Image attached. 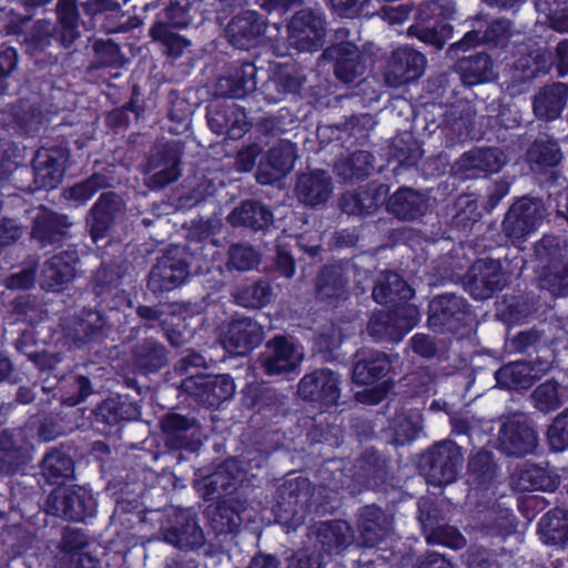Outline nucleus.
I'll list each match as a JSON object with an SVG mask.
<instances>
[{
	"mask_svg": "<svg viewBox=\"0 0 568 568\" xmlns=\"http://www.w3.org/2000/svg\"><path fill=\"white\" fill-rule=\"evenodd\" d=\"M94 61L97 69L121 67L123 55L120 45L112 39H98L93 43Z\"/></svg>",
	"mask_w": 568,
	"mask_h": 568,
	"instance_id": "nucleus-62",
	"label": "nucleus"
},
{
	"mask_svg": "<svg viewBox=\"0 0 568 568\" xmlns=\"http://www.w3.org/2000/svg\"><path fill=\"white\" fill-rule=\"evenodd\" d=\"M241 402L246 409L262 413L274 404V393L262 384H247L242 390Z\"/></svg>",
	"mask_w": 568,
	"mask_h": 568,
	"instance_id": "nucleus-64",
	"label": "nucleus"
},
{
	"mask_svg": "<svg viewBox=\"0 0 568 568\" xmlns=\"http://www.w3.org/2000/svg\"><path fill=\"white\" fill-rule=\"evenodd\" d=\"M159 425L164 446L171 452L195 453L202 446L199 437L200 424L195 417L168 412L160 418Z\"/></svg>",
	"mask_w": 568,
	"mask_h": 568,
	"instance_id": "nucleus-17",
	"label": "nucleus"
},
{
	"mask_svg": "<svg viewBox=\"0 0 568 568\" xmlns=\"http://www.w3.org/2000/svg\"><path fill=\"white\" fill-rule=\"evenodd\" d=\"M342 376L329 367L306 373L297 383V396L321 413L335 408L342 395Z\"/></svg>",
	"mask_w": 568,
	"mask_h": 568,
	"instance_id": "nucleus-5",
	"label": "nucleus"
},
{
	"mask_svg": "<svg viewBox=\"0 0 568 568\" xmlns=\"http://www.w3.org/2000/svg\"><path fill=\"white\" fill-rule=\"evenodd\" d=\"M297 160V146L290 140H280L262 158L257 169V181L271 184L286 176Z\"/></svg>",
	"mask_w": 568,
	"mask_h": 568,
	"instance_id": "nucleus-29",
	"label": "nucleus"
},
{
	"mask_svg": "<svg viewBox=\"0 0 568 568\" xmlns=\"http://www.w3.org/2000/svg\"><path fill=\"white\" fill-rule=\"evenodd\" d=\"M266 31V21L255 10H244L232 17L225 27L229 42L237 49L256 47Z\"/></svg>",
	"mask_w": 568,
	"mask_h": 568,
	"instance_id": "nucleus-28",
	"label": "nucleus"
},
{
	"mask_svg": "<svg viewBox=\"0 0 568 568\" xmlns=\"http://www.w3.org/2000/svg\"><path fill=\"white\" fill-rule=\"evenodd\" d=\"M314 534L316 539L310 548H315L326 565L352 542V527L343 519L322 521Z\"/></svg>",
	"mask_w": 568,
	"mask_h": 568,
	"instance_id": "nucleus-31",
	"label": "nucleus"
},
{
	"mask_svg": "<svg viewBox=\"0 0 568 568\" xmlns=\"http://www.w3.org/2000/svg\"><path fill=\"white\" fill-rule=\"evenodd\" d=\"M172 29L166 23H153L149 33L153 41L162 45L164 54L175 61L183 55L191 42L186 38L174 33Z\"/></svg>",
	"mask_w": 568,
	"mask_h": 568,
	"instance_id": "nucleus-59",
	"label": "nucleus"
},
{
	"mask_svg": "<svg viewBox=\"0 0 568 568\" xmlns=\"http://www.w3.org/2000/svg\"><path fill=\"white\" fill-rule=\"evenodd\" d=\"M420 320V312L414 304H397L389 311H376L367 323V334L376 343L400 342Z\"/></svg>",
	"mask_w": 568,
	"mask_h": 568,
	"instance_id": "nucleus-6",
	"label": "nucleus"
},
{
	"mask_svg": "<svg viewBox=\"0 0 568 568\" xmlns=\"http://www.w3.org/2000/svg\"><path fill=\"white\" fill-rule=\"evenodd\" d=\"M119 205L114 192H104L89 211L87 224L94 243L106 237L115 221Z\"/></svg>",
	"mask_w": 568,
	"mask_h": 568,
	"instance_id": "nucleus-43",
	"label": "nucleus"
},
{
	"mask_svg": "<svg viewBox=\"0 0 568 568\" xmlns=\"http://www.w3.org/2000/svg\"><path fill=\"white\" fill-rule=\"evenodd\" d=\"M545 211L541 199L529 195L518 197L501 222L505 236L514 244L525 242L542 224Z\"/></svg>",
	"mask_w": 568,
	"mask_h": 568,
	"instance_id": "nucleus-11",
	"label": "nucleus"
},
{
	"mask_svg": "<svg viewBox=\"0 0 568 568\" xmlns=\"http://www.w3.org/2000/svg\"><path fill=\"white\" fill-rule=\"evenodd\" d=\"M190 276V256L185 246L168 248L152 266L146 287L159 296L171 292L186 282Z\"/></svg>",
	"mask_w": 568,
	"mask_h": 568,
	"instance_id": "nucleus-9",
	"label": "nucleus"
},
{
	"mask_svg": "<svg viewBox=\"0 0 568 568\" xmlns=\"http://www.w3.org/2000/svg\"><path fill=\"white\" fill-rule=\"evenodd\" d=\"M562 159L559 140L547 133H539L526 151L527 162L539 171L557 168Z\"/></svg>",
	"mask_w": 568,
	"mask_h": 568,
	"instance_id": "nucleus-47",
	"label": "nucleus"
},
{
	"mask_svg": "<svg viewBox=\"0 0 568 568\" xmlns=\"http://www.w3.org/2000/svg\"><path fill=\"white\" fill-rule=\"evenodd\" d=\"M109 331L110 325L103 312L84 307L63 325V337L70 349H82L104 342Z\"/></svg>",
	"mask_w": 568,
	"mask_h": 568,
	"instance_id": "nucleus-15",
	"label": "nucleus"
},
{
	"mask_svg": "<svg viewBox=\"0 0 568 568\" xmlns=\"http://www.w3.org/2000/svg\"><path fill=\"white\" fill-rule=\"evenodd\" d=\"M182 149L175 142L158 144L148 159V168L155 171L152 182L158 186H166L181 175Z\"/></svg>",
	"mask_w": 568,
	"mask_h": 568,
	"instance_id": "nucleus-33",
	"label": "nucleus"
},
{
	"mask_svg": "<svg viewBox=\"0 0 568 568\" xmlns=\"http://www.w3.org/2000/svg\"><path fill=\"white\" fill-rule=\"evenodd\" d=\"M331 416L320 413L305 420L306 438L311 444H327L337 447L342 442V429L331 420Z\"/></svg>",
	"mask_w": 568,
	"mask_h": 568,
	"instance_id": "nucleus-57",
	"label": "nucleus"
},
{
	"mask_svg": "<svg viewBox=\"0 0 568 568\" xmlns=\"http://www.w3.org/2000/svg\"><path fill=\"white\" fill-rule=\"evenodd\" d=\"M540 287L554 296H568V261L539 271Z\"/></svg>",
	"mask_w": 568,
	"mask_h": 568,
	"instance_id": "nucleus-61",
	"label": "nucleus"
},
{
	"mask_svg": "<svg viewBox=\"0 0 568 568\" xmlns=\"http://www.w3.org/2000/svg\"><path fill=\"white\" fill-rule=\"evenodd\" d=\"M84 29H100L108 34L128 31L130 17H126L116 0H83Z\"/></svg>",
	"mask_w": 568,
	"mask_h": 568,
	"instance_id": "nucleus-20",
	"label": "nucleus"
},
{
	"mask_svg": "<svg viewBox=\"0 0 568 568\" xmlns=\"http://www.w3.org/2000/svg\"><path fill=\"white\" fill-rule=\"evenodd\" d=\"M458 165L464 179H475L498 173L503 168V162L497 149L486 148L464 153Z\"/></svg>",
	"mask_w": 568,
	"mask_h": 568,
	"instance_id": "nucleus-48",
	"label": "nucleus"
},
{
	"mask_svg": "<svg viewBox=\"0 0 568 568\" xmlns=\"http://www.w3.org/2000/svg\"><path fill=\"white\" fill-rule=\"evenodd\" d=\"M287 42L298 52L318 51L325 38V21L314 11L295 12L287 23Z\"/></svg>",
	"mask_w": 568,
	"mask_h": 568,
	"instance_id": "nucleus-18",
	"label": "nucleus"
},
{
	"mask_svg": "<svg viewBox=\"0 0 568 568\" xmlns=\"http://www.w3.org/2000/svg\"><path fill=\"white\" fill-rule=\"evenodd\" d=\"M508 283V275L504 271L500 257H478L467 270L463 277L466 292L476 300L491 298L503 291Z\"/></svg>",
	"mask_w": 568,
	"mask_h": 568,
	"instance_id": "nucleus-14",
	"label": "nucleus"
},
{
	"mask_svg": "<svg viewBox=\"0 0 568 568\" xmlns=\"http://www.w3.org/2000/svg\"><path fill=\"white\" fill-rule=\"evenodd\" d=\"M323 58L334 62V75L344 84L357 82L366 70L363 52L356 44L348 41L327 47L323 51Z\"/></svg>",
	"mask_w": 568,
	"mask_h": 568,
	"instance_id": "nucleus-25",
	"label": "nucleus"
},
{
	"mask_svg": "<svg viewBox=\"0 0 568 568\" xmlns=\"http://www.w3.org/2000/svg\"><path fill=\"white\" fill-rule=\"evenodd\" d=\"M27 20L11 22L8 24V33L19 37V42L23 52L41 69L53 65L58 62V55L50 51L55 43L59 47L60 41L58 32L48 20H37L29 28L23 30Z\"/></svg>",
	"mask_w": 568,
	"mask_h": 568,
	"instance_id": "nucleus-4",
	"label": "nucleus"
},
{
	"mask_svg": "<svg viewBox=\"0 0 568 568\" xmlns=\"http://www.w3.org/2000/svg\"><path fill=\"white\" fill-rule=\"evenodd\" d=\"M390 458L375 447H366L353 466V481L359 491L387 493L394 488Z\"/></svg>",
	"mask_w": 568,
	"mask_h": 568,
	"instance_id": "nucleus-12",
	"label": "nucleus"
},
{
	"mask_svg": "<svg viewBox=\"0 0 568 568\" xmlns=\"http://www.w3.org/2000/svg\"><path fill=\"white\" fill-rule=\"evenodd\" d=\"M257 68L250 60L230 63L225 75L217 79L216 95L227 99H243L256 89Z\"/></svg>",
	"mask_w": 568,
	"mask_h": 568,
	"instance_id": "nucleus-26",
	"label": "nucleus"
},
{
	"mask_svg": "<svg viewBox=\"0 0 568 568\" xmlns=\"http://www.w3.org/2000/svg\"><path fill=\"white\" fill-rule=\"evenodd\" d=\"M49 513L69 521L84 523L95 516L98 501L85 486L54 488L47 499Z\"/></svg>",
	"mask_w": 568,
	"mask_h": 568,
	"instance_id": "nucleus-13",
	"label": "nucleus"
},
{
	"mask_svg": "<svg viewBox=\"0 0 568 568\" xmlns=\"http://www.w3.org/2000/svg\"><path fill=\"white\" fill-rule=\"evenodd\" d=\"M72 225L67 214L41 204L31 217L30 239L41 248L60 247L71 239Z\"/></svg>",
	"mask_w": 568,
	"mask_h": 568,
	"instance_id": "nucleus-16",
	"label": "nucleus"
},
{
	"mask_svg": "<svg viewBox=\"0 0 568 568\" xmlns=\"http://www.w3.org/2000/svg\"><path fill=\"white\" fill-rule=\"evenodd\" d=\"M463 463V448L453 439H443L420 455L418 468L430 486L443 487L457 480Z\"/></svg>",
	"mask_w": 568,
	"mask_h": 568,
	"instance_id": "nucleus-2",
	"label": "nucleus"
},
{
	"mask_svg": "<svg viewBox=\"0 0 568 568\" xmlns=\"http://www.w3.org/2000/svg\"><path fill=\"white\" fill-rule=\"evenodd\" d=\"M517 488L521 491H555L560 477L555 469L535 463H526L518 473Z\"/></svg>",
	"mask_w": 568,
	"mask_h": 568,
	"instance_id": "nucleus-49",
	"label": "nucleus"
},
{
	"mask_svg": "<svg viewBox=\"0 0 568 568\" xmlns=\"http://www.w3.org/2000/svg\"><path fill=\"white\" fill-rule=\"evenodd\" d=\"M70 161V150L67 145L53 144L39 148L32 159V182L19 190L26 193L50 191L62 182Z\"/></svg>",
	"mask_w": 568,
	"mask_h": 568,
	"instance_id": "nucleus-7",
	"label": "nucleus"
},
{
	"mask_svg": "<svg viewBox=\"0 0 568 568\" xmlns=\"http://www.w3.org/2000/svg\"><path fill=\"white\" fill-rule=\"evenodd\" d=\"M203 21L200 0H169V4L158 13L154 23H166L173 29H186L197 27Z\"/></svg>",
	"mask_w": 568,
	"mask_h": 568,
	"instance_id": "nucleus-44",
	"label": "nucleus"
},
{
	"mask_svg": "<svg viewBox=\"0 0 568 568\" xmlns=\"http://www.w3.org/2000/svg\"><path fill=\"white\" fill-rule=\"evenodd\" d=\"M357 527L359 544L367 548H376L388 532V519L384 509L375 504L359 508Z\"/></svg>",
	"mask_w": 568,
	"mask_h": 568,
	"instance_id": "nucleus-39",
	"label": "nucleus"
},
{
	"mask_svg": "<svg viewBox=\"0 0 568 568\" xmlns=\"http://www.w3.org/2000/svg\"><path fill=\"white\" fill-rule=\"evenodd\" d=\"M296 199L305 206L316 207L325 204L333 193V182L323 169L300 173L294 187Z\"/></svg>",
	"mask_w": 568,
	"mask_h": 568,
	"instance_id": "nucleus-35",
	"label": "nucleus"
},
{
	"mask_svg": "<svg viewBox=\"0 0 568 568\" xmlns=\"http://www.w3.org/2000/svg\"><path fill=\"white\" fill-rule=\"evenodd\" d=\"M239 476L227 463L220 464L211 474L201 479L205 499L221 498L237 489Z\"/></svg>",
	"mask_w": 568,
	"mask_h": 568,
	"instance_id": "nucleus-53",
	"label": "nucleus"
},
{
	"mask_svg": "<svg viewBox=\"0 0 568 568\" xmlns=\"http://www.w3.org/2000/svg\"><path fill=\"white\" fill-rule=\"evenodd\" d=\"M497 468L494 454L481 448L468 459V481L477 489H488L496 478Z\"/></svg>",
	"mask_w": 568,
	"mask_h": 568,
	"instance_id": "nucleus-54",
	"label": "nucleus"
},
{
	"mask_svg": "<svg viewBox=\"0 0 568 568\" xmlns=\"http://www.w3.org/2000/svg\"><path fill=\"white\" fill-rule=\"evenodd\" d=\"M568 100V85L561 82L545 85L532 102L536 116L545 121H554L561 115Z\"/></svg>",
	"mask_w": 568,
	"mask_h": 568,
	"instance_id": "nucleus-50",
	"label": "nucleus"
},
{
	"mask_svg": "<svg viewBox=\"0 0 568 568\" xmlns=\"http://www.w3.org/2000/svg\"><path fill=\"white\" fill-rule=\"evenodd\" d=\"M426 201L422 193L412 189L402 186L386 203V210L396 219L402 221H414L424 215Z\"/></svg>",
	"mask_w": 568,
	"mask_h": 568,
	"instance_id": "nucleus-51",
	"label": "nucleus"
},
{
	"mask_svg": "<svg viewBox=\"0 0 568 568\" xmlns=\"http://www.w3.org/2000/svg\"><path fill=\"white\" fill-rule=\"evenodd\" d=\"M534 256L539 270L549 268L568 261L567 242L556 234H544L534 244Z\"/></svg>",
	"mask_w": 568,
	"mask_h": 568,
	"instance_id": "nucleus-55",
	"label": "nucleus"
},
{
	"mask_svg": "<svg viewBox=\"0 0 568 568\" xmlns=\"http://www.w3.org/2000/svg\"><path fill=\"white\" fill-rule=\"evenodd\" d=\"M181 390L205 408H219L231 399L236 386L230 374L195 373L181 381Z\"/></svg>",
	"mask_w": 568,
	"mask_h": 568,
	"instance_id": "nucleus-10",
	"label": "nucleus"
},
{
	"mask_svg": "<svg viewBox=\"0 0 568 568\" xmlns=\"http://www.w3.org/2000/svg\"><path fill=\"white\" fill-rule=\"evenodd\" d=\"M389 356L377 349H363L355 355L352 381L358 386L372 385L384 378L390 371Z\"/></svg>",
	"mask_w": 568,
	"mask_h": 568,
	"instance_id": "nucleus-37",
	"label": "nucleus"
},
{
	"mask_svg": "<svg viewBox=\"0 0 568 568\" xmlns=\"http://www.w3.org/2000/svg\"><path fill=\"white\" fill-rule=\"evenodd\" d=\"M272 210L260 200H243L227 215L233 227H246L254 232L266 230L273 223Z\"/></svg>",
	"mask_w": 568,
	"mask_h": 568,
	"instance_id": "nucleus-41",
	"label": "nucleus"
},
{
	"mask_svg": "<svg viewBox=\"0 0 568 568\" xmlns=\"http://www.w3.org/2000/svg\"><path fill=\"white\" fill-rule=\"evenodd\" d=\"M498 448L507 456L524 457L538 445L536 430L525 419L510 417L503 422L498 432Z\"/></svg>",
	"mask_w": 568,
	"mask_h": 568,
	"instance_id": "nucleus-24",
	"label": "nucleus"
},
{
	"mask_svg": "<svg viewBox=\"0 0 568 568\" xmlns=\"http://www.w3.org/2000/svg\"><path fill=\"white\" fill-rule=\"evenodd\" d=\"M454 16L453 4L428 2L419 8L417 21L409 27L408 32L435 49H443L453 32L449 21Z\"/></svg>",
	"mask_w": 568,
	"mask_h": 568,
	"instance_id": "nucleus-8",
	"label": "nucleus"
},
{
	"mask_svg": "<svg viewBox=\"0 0 568 568\" xmlns=\"http://www.w3.org/2000/svg\"><path fill=\"white\" fill-rule=\"evenodd\" d=\"M241 523L240 513L226 503H219L210 515V525L216 535L235 534Z\"/></svg>",
	"mask_w": 568,
	"mask_h": 568,
	"instance_id": "nucleus-60",
	"label": "nucleus"
},
{
	"mask_svg": "<svg viewBox=\"0 0 568 568\" xmlns=\"http://www.w3.org/2000/svg\"><path fill=\"white\" fill-rule=\"evenodd\" d=\"M264 339L263 326L252 317L235 315L227 324L223 337L224 348L236 355L246 356Z\"/></svg>",
	"mask_w": 568,
	"mask_h": 568,
	"instance_id": "nucleus-23",
	"label": "nucleus"
},
{
	"mask_svg": "<svg viewBox=\"0 0 568 568\" xmlns=\"http://www.w3.org/2000/svg\"><path fill=\"white\" fill-rule=\"evenodd\" d=\"M315 298L328 306L348 298V276L342 266L325 264L314 282Z\"/></svg>",
	"mask_w": 568,
	"mask_h": 568,
	"instance_id": "nucleus-34",
	"label": "nucleus"
},
{
	"mask_svg": "<svg viewBox=\"0 0 568 568\" xmlns=\"http://www.w3.org/2000/svg\"><path fill=\"white\" fill-rule=\"evenodd\" d=\"M59 392L63 404L75 406L92 394V383L85 375L70 373L59 381Z\"/></svg>",
	"mask_w": 568,
	"mask_h": 568,
	"instance_id": "nucleus-58",
	"label": "nucleus"
},
{
	"mask_svg": "<svg viewBox=\"0 0 568 568\" xmlns=\"http://www.w3.org/2000/svg\"><path fill=\"white\" fill-rule=\"evenodd\" d=\"M122 281V274L120 266L116 264H104L94 272L93 292L97 296L102 297L105 294H110L113 290H116L112 297V301L108 304L109 308L120 311L124 306H130L131 301L123 290L119 291Z\"/></svg>",
	"mask_w": 568,
	"mask_h": 568,
	"instance_id": "nucleus-46",
	"label": "nucleus"
},
{
	"mask_svg": "<svg viewBox=\"0 0 568 568\" xmlns=\"http://www.w3.org/2000/svg\"><path fill=\"white\" fill-rule=\"evenodd\" d=\"M109 186V181L105 174L94 172L85 180H82L67 191V197L78 203H85L101 189Z\"/></svg>",
	"mask_w": 568,
	"mask_h": 568,
	"instance_id": "nucleus-63",
	"label": "nucleus"
},
{
	"mask_svg": "<svg viewBox=\"0 0 568 568\" xmlns=\"http://www.w3.org/2000/svg\"><path fill=\"white\" fill-rule=\"evenodd\" d=\"M169 363L166 346L154 337L135 342L129 353V366L136 375L149 376L163 369Z\"/></svg>",
	"mask_w": 568,
	"mask_h": 568,
	"instance_id": "nucleus-30",
	"label": "nucleus"
},
{
	"mask_svg": "<svg viewBox=\"0 0 568 568\" xmlns=\"http://www.w3.org/2000/svg\"><path fill=\"white\" fill-rule=\"evenodd\" d=\"M94 423L101 433L108 434L122 422L133 420L140 416V408L126 396H110L93 409Z\"/></svg>",
	"mask_w": 568,
	"mask_h": 568,
	"instance_id": "nucleus-36",
	"label": "nucleus"
},
{
	"mask_svg": "<svg viewBox=\"0 0 568 568\" xmlns=\"http://www.w3.org/2000/svg\"><path fill=\"white\" fill-rule=\"evenodd\" d=\"M551 69L559 78L568 75V39L559 41L555 51L538 48L519 53L507 72L508 88L520 93L532 80L548 74Z\"/></svg>",
	"mask_w": 568,
	"mask_h": 568,
	"instance_id": "nucleus-1",
	"label": "nucleus"
},
{
	"mask_svg": "<svg viewBox=\"0 0 568 568\" xmlns=\"http://www.w3.org/2000/svg\"><path fill=\"white\" fill-rule=\"evenodd\" d=\"M83 0H58L55 4L57 21L52 23L58 32L60 45L70 48L80 37V26H83Z\"/></svg>",
	"mask_w": 568,
	"mask_h": 568,
	"instance_id": "nucleus-38",
	"label": "nucleus"
},
{
	"mask_svg": "<svg viewBox=\"0 0 568 568\" xmlns=\"http://www.w3.org/2000/svg\"><path fill=\"white\" fill-rule=\"evenodd\" d=\"M258 361L266 376H280L296 373L302 356L297 354L296 345L288 336L277 334L266 342Z\"/></svg>",
	"mask_w": 568,
	"mask_h": 568,
	"instance_id": "nucleus-19",
	"label": "nucleus"
},
{
	"mask_svg": "<svg viewBox=\"0 0 568 568\" xmlns=\"http://www.w3.org/2000/svg\"><path fill=\"white\" fill-rule=\"evenodd\" d=\"M40 469L45 484L62 488L74 478L75 463L63 448H53L42 458Z\"/></svg>",
	"mask_w": 568,
	"mask_h": 568,
	"instance_id": "nucleus-45",
	"label": "nucleus"
},
{
	"mask_svg": "<svg viewBox=\"0 0 568 568\" xmlns=\"http://www.w3.org/2000/svg\"><path fill=\"white\" fill-rule=\"evenodd\" d=\"M511 37L513 22L505 18H497L488 22L483 31L476 29L467 31L460 40L449 45L448 53L458 55L459 52H466L479 44L490 50H505Z\"/></svg>",
	"mask_w": 568,
	"mask_h": 568,
	"instance_id": "nucleus-21",
	"label": "nucleus"
},
{
	"mask_svg": "<svg viewBox=\"0 0 568 568\" xmlns=\"http://www.w3.org/2000/svg\"><path fill=\"white\" fill-rule=\"evenodd\" d=\"M209 125L217 134H225L232 140L241 139L250 131L252 124L247 121L244 108L232 103L223 105L209 116Z\"/></svg>",
	"mask_w": 568,
	"mask_h": 568,
	"instance_id": "nucleus-42",
	"label": "nucleus"
},
{
	"mask_svg": "<svg viewBox=\"0 0 568 568\" xmlns=\"http://www.w3.org/2000/svg\"><path fill=\"white\" fill-rule=\"evenodd\" d=\"M465 87H475L495 80L494 60L486 52L458 57L454 65Z\"/></svg>",
	"mask_w": 568,
	"mask_h": 568,
	"instance_id": "nucleus-40",
	"label": "nucleus"
},
{
	"mask_svg": "<svg viewBox=\"0 0 568 568\" xmlns=\"http://www.w3.org/2000/svg\"><path fill=\"white\" fill-rule=\"evenodd\" d=\"M494 376L496 384L504 389H527L532 385L531 366L525 361L505 364Z\"/></svg>",
	"mask_w": 568,
	"mask_h": 568,
	"instance_id": "nucleus-56",
	"label": "nucleus"
},
{
	"mask_svg": "<svg viewBox=\"0 0 568 568\" xmlns=\"http://www.w3.org/2000/svg\"><path fill=\"white\" fill-rule=\"evenodd\" d=\"M79 262L80 255L75 246H69L52 255L42 267V286L51 292L62 291L75 278Z\"/></svg>",
	"mask_w": 568,
	"mask_h": 568,
	"instance_id": "nucleus-32",
	"label": "nucleus"
},
{
	"mask_svg": "<svg viewBox=\"0 0 568 568\" xmlns=\"http://www.w3.org/2000/svg\"><path fill=\"white\" fill-rule=\"evenodd\" d=\"M468 301L455 293L434 295L427 305V327L436 334L456 335L471 321Z\"/></svg>",
	"mask_w": 568,
	"mask_h": 568,
	"instance_id": "nucleus-3",
	"label": "nucleus"
},
{
	"mask_svg": "<svg viewBox=\"0 0 568 568\" xmlns=\"http://www.w3.org/2000/svg\"><path fill=\"white\" fill-rule=\"evenodd\" d=\"M538 531L545 545L568 548V510L547 511L538 523Z\"/></svg>",
	"mask_w": 568,
	"mask_h": 568,
	"instance_id": "nucleus-52",
	"label": "nucleus"
},
{
	"mask_svg": "<svg viewBox=\"0 0 568 568\" xmlns=\"http://www.w3.org/2000/svg\"><path fill=\"white\" fill-rule=\"evenodd\" d=\"M425 55L410 45L393 50L386 69V80L395 85H404L418 80L426 67Z\"/></svg>",
	"mask_w": 568,
	"mask_h": 568,
	"instance_id": "nucleus-27",
	"label": "nucleus"
},
{
	"mask_svg": "<svg viewBox=\"0 0 568 568\" xmlns=\"http://www.w3.org/2000/svg\"><path fill=\"white\" fill-rule=\"evenodd\" d=\"M163 540L183 550H197L205 544V536L196 515L191 510H179L168 527L162 528Z\"/></svg>",
	"mask_w": 568,
	"mask_h": 568,
	"instance_id": "nucleus-22",
	"label": "nucleus"
}]
</instances>
